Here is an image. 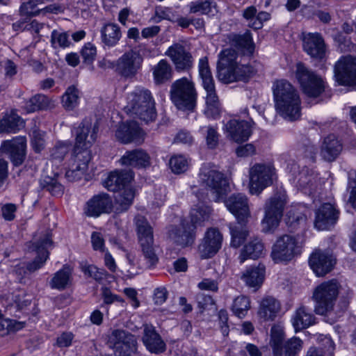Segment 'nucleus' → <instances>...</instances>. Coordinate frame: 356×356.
<instances>
[{
  "label": "nucleus",
  "mask_w": 356,
  "mask_h": 356,
  "mask_svg": "<svg viewBox=\"0 0 356 356\" xmlns=\"http://www.w3.org/2000/svg\"><path fill=\"white\" fill-rule=\"evenodd\" d=\"M74 131L75 143L65 167V176L71 181L81 179L86 172L92 159L90 148L96 140L97 129L92 122L86 121Z\"/></svg>",
  "instance_id": "obj_1"
},
{
  "label": "nucleus",
  "mask_w": 356,
  "mask_h": 356,
  "mask_svg": "<svg viewBox=\"0 0 356 356\" xmlns=\"http://www.w3.org/2000/svg\"><path fill=\"white\" fill-rule=\"evenodd\" d=\"M272 92L277 112L288 120H296L300 116V98L297 89L288 81L273 82Z\"/></svg>",
  "instance_id": "obj_2"
},
{
  "label": "nucleus",
  "mask_w": 356,
  "mask_h": 356,
  "mask_svg": "<svg viewBox=\"0 0 356 356\" xmlns=\"http://www.w3.org/2000/svg\"><path fill=\"white\" fill-rule=\"evenodd\" d=\"M236 51L226 49L218 55L217 65L218 77L225 83L246 81L255 74L254 69L249 65L239 63Z\"/></svg>",
  "instance_id": "obj_3"
},
{
  "label": "nucleus",
  "mask_w": 356,
  "mask_h": 356,
  "mask_svg": "<svg viewBox=\"0 0 356 356\" xmlns=\"http://www.w3.org/2000/svg\"><path fill=\"white\" fill-rule=\"evenodd\" d=\"M124 110L130 116L146 122L156 118L154 99L150 91L145 88H138L129 93Z\"/></svg>",
  "instance_id": "obj_4"
},
{
  "label": "nucleus",
  "mask_w": 356,
  "mask_h": 356,
  "mask_svg": "<svg viewBox=\"0 0 356 356\" xmlns=\"http://www.w3.org/2000/svg\"><path fill=\"white\" fill-rule=\"evenodd\" d=\"M133 177L131 171H114L111 172L104 181V185L108 190L122 191L115 197L117 212L126 211L133 202L135 191L130 186Z\"/></svg>",
  "instance_id": "obj_5"
},
{
  "label": "nucleus",
  "mask_w": 356,
  "mask_h": 356,
  "mask_svg": "<svg viewBox=\"0 0 356 356\" xmlns=\"http://www.w3.org/2000/svg\"><path fill=\"white\" fill-rule=\"evenodd\" d=\"M225 204L227 209L238 220L237 225L230 226L231 244L237 248L242 244L248 235L247 230L239 225L241 222L247 221L250 217L248 199L243 194L233 195L225 201Z\"/></svg>",
  "instance_id": "obj_6"
},
{
  "label": "nucleus",
  "mask_w": 356,
  "mask_h": 356,
  "mask_svg": "<svg viewBox=\"0 0 356 356\" xmlns=\"http://www.w3.org/2000/svg\"><path fill=\"white\" fill-rule=\"evenodd\" d=\"M341 290V286L336 280L323 282L318 284L312 294L316 314L326 316L329 319L333 314Z\"/></svg>",
  "instance_id": "obj_7"
},
{
  "label": "nucleus",
  "mask_w": 356,
  "mask_h": 356,
  "mask_svg": "<svg viewBox=\"0 0 356 356\" xmlns=\"http://www.w3.org/2000/svg\"><path fill=\"white\" fill-rule=\"evenodd\" d=\"M200 182L202 187L209 193L215 201L224 198L230 191L228 179L218 170V168L211 164L204 165L199 174Z\"/></svg>",
  "instance_id": "obj_8"
},
{
  "label": "nucleus",
  "mask_w": 356,
  "mask_h": 356,
  "mask_svg": "<svg viewBox=\"0 0 356 356\" xmlns=\"http://www.w3.org/2000/svg\"><path fill=\"white\" fill-rule=\"evenodd\" d=\"M170 98L177 108L184 111L193 110L197 102L194 83L188 77L176 80L170 88Z\"/></svg>",
  "instance_id": "obj_9"
},
{
  "label": "nucleus",
  "mask_w": 356,
  "mask_h": 356,
  "mask_svg": "<svg viewBox=\"0 0 356 356\" xmlns=\"http://www.w3.org/2000/svg\"><path fill=\"white\" fill-rule=\"evenodd\" d=\"M210 209L208 207H202L193 209L191 212L192 225H182L178 229H171L170 237L175 243L184 248L191 245L194 241L193 231L197 225L202 222L208 220L210 214Z\"/></svg>",
  "instance_id": "obj_10"
},
{
  "label": "nucleus",
  "mask_w": 356,
  "mask_h": 356,
  "mask_svg": "<svg viewBox=\"0 0 356 356\" xmlns=\"http://www.w3.org/2000/svg\"><path fill=\"white\" fill-rule=\"evenodd\" d=\"M301 246L292 235L284 234L278 237L272 246L270 256L276 263L287 262L300 254Z\"/></svg>",
  "instance_id": "obj_11"
},
{
  "label": "nucleus",
  "mask_w": 356,
  "mask_h": 356,
  "mask_svg": "<svg viewBox=\"0 0 356 356\" xmlns=\"http://www.w3.org/2000/svg\"><path fill=\"white\" fill-rule=\"evenodd\" d=\"M294 73L303 92L307 96L316 97L324 91L325 83L323 79L314 73L308 71L302 63L296 64Z\"/></svg>",
  "instance_id": "obj_12"
},
{
  "label": "nucleus",
  "mask_w": 356,
  "mask_h": 356,
  "mask_svg": "<svg viewBox=\"0 0 356 356\" xmlns=\"http://www.w3.org/2000/svg\"><path fill=\"white\" fill-rule=\"evenodd\" d=\"M107 343L114 350V356H132L137 350L136 337L122 330H111Z\"/></svg>",
  "instance_id": "obj_13"
},
{
  "label": "nucleus",
  "mask_w": 356,
  "mask_h": 356,
  "mask_svg": "<svg viewBox=\"0 0 356 356\" xmlns=\"http://www.w3.org/2000/svg\"><path fill=\"white\" fill-rule=\"evenodd\" d=\"M275 176V168L270 164H255L250 170V192L252 195L260 193L270 185Z\"/></svg>",
  "instance_id": "obj_14"
},
{
  "label": "nucleus",
  "mask_w": 356,
  "mask_h": 356,
  "mask_svg": "<svg viewBox=\"0 0 356 356\" xmlns=\"http://www.w3.org/2000/svg\"><path fill=\"white\" fill-rule=\"evenodd\" d=\"M286 202V195L282 193L270 198L266 203L264 218L261 221L264 232H270L277 227Z\"/></svg>",
  "instance_id": "obj_15"
},
{
  "label": "nucleus",
  "mask_w": 356,
  "mask_h": 356,
  "mask_svg": "<svg viewBox=\"0 0 356 356\" xmlns=\"http://www.w3.org/2000/svg\"><path fill=\"white\" fill-rule=\"evenodd\" d=\"M136 225L139 243L144 257L150 266L154 265L157 262L158 258L153 246L152 229L146 220L141 216L136 217Z\"/></svg>",
  "instance_id": "obj_16"
},
{
  "label": "nucleus",
  "mask_w": 356,
  "mask_h": 356,
  "mask_svg": "<svg viewBox=\"0 0 356 356\" xmlns=\"http://www.w3.org/2000/svg\"><path fill=\"white\" fill-rule=\"evenodd\" d=\"M335 81L342 86L356 83V57L341 56L335 63L334 68Z\"/></svg>",
  "instance_id": "obj_17"
},
{
  "label": "nucleus",
  "mask_w": 356,
  "mask_h": 356,
  "mask_svg": "<svg viewBox=\"0 0 356 356\" xmlns=\"http://www.w3.org/2000/svg\"><path fill=\"white\" fill-rule=\"evenodd\" d=\"M254 122L252 120H245L233 118L225 126L227 136L236 143H242L248 140L252 134Z\"/></svg>",
  "instance_id": "obj_18"
},
{
  "label": "nucleus",
  "mask_w": 356,
  "mask_h": 356,
  "mask_svg": "<svg viewBox=\"0 0 356 356\" xmlns=\"http://www.w3.org/2000/svg\"><path fill=\"white\" fill-rule=\"evenodd\" d=\"M145 134L138 124L134 121H129L119 125L115 131V137L122 143H134L141 144L145 140Z\"/></svg>",
  "instance_id": "obj_19"
},
{
  "label": "nucleus",
  "mask_w": 356,
  "mask_h": 356,
  "mask_svg": "<svg viewBox=\"0 0 356 356\" xmlns=\"http://www.w3.org/2000/svg\"><path fill=\"white\" fill-rule=\"evenodd\" d=\"M51 245V241L49 236H47L40 244L35 247V251L38 254V257L31 264H29L26 269L24 263L19 264L17 267L15 271L17 275L21 277L24 276L27 272L31 273L40 268L48 258L47 248Z\"/></svg>",
  "instance_id": "obj_20"
},
{
  "label": "nucleus",
  "mask_w": 356,
  "mask_h": 356,
  "mask_svg": "<svg viewBox=\"0 0 356 356\" xmlns=\"http://www.w3.org/2000/svg\"><path fill=\"white\" fill-rule=\"evenodd\" d=\"M143 58L136 51H130L123 54L118 60L117 70L125 77H132L140 68Z\"/></svg>",
  "instance_id": "obj_21"
},
{
  "label": "nucleus",
  "mask_w": 356,
  "mask_h": 356,
  "mask_svg": "<svg viewBox=\"0 0 356 356\" xmlns=\"http://www.w3.org/2000/svg\"><path fill=\"white\" fill-rule=\"evenodd\" d=\"M222 236L216 229H209L199 245L198 251L202 259H207L215 255L220 249Z\"/></svg>",
  "instance_id": "obj_22"
},
{
  "label": "nucleus",
  "mask_w": 356,
  "mask_h": 356,
  "mask_svg": "<svg viewBox=\"0 0 356 356\" xmlns=\"http://www.w3.org/2000/svg\"><path fill=\"white\" fill-rule=\"evenodd\" d=\"M310 268L316 276H324L331 271L335 264V259L327 252L315 250L309 259Z\"/></svg>",
  "instance_id": "obj_23"
},
{
  "label": "nucleus",
  "mask_w": 356,
  "mask_h": 356,
  "mask_svg": "<svg viewBox=\"0 0 356 356\" xmlns=\"http://www.w3.org/2000/svg\"><path fill=\"white\" fill-rule=\"evenodd\" d=\"M113 203L107 194H99L89 200L84 207V213L90 217H98L103 213L111 212Z\"/></svg>",
  "instance_id": "obj_24"
},
{
  "label": "nucleus",
  "mask_w": 356,
  "mask_h": 356,
  "mask_svg": "<svg viewBox=\"0 0 356 356\" xmlns=\"http://www.w3.org/2000/svg\"><path fill=\"white\" fill-rule=\"evenodd\" d=\"M165 54L170 58L177 71L188 70L193 65L191 55L180 44L176 43L169 47Z\"/></svg>",
  "instance_id": "obj_25"
},
{
  "label": "nucleus",
  "mask_w": 356,
  "mask_h": 356,
  "mask_svg": "<svg viewBox=\"0 0 356 356\" xmlns=\"http://www.w3.org/2000/svg\"><path fill=\"white\" fill-rule=\"evenodd\" d=\"M26 140L24 137H17L12 140L4 141L1 145L3 151L10 154L15 165H21L26 155Z\"/></svg>",
  "instance_id": "obj_26"
},
{
  "label": "nucleus",
  "mask_w": 356,
  "mask_h": 356,
  "mask_svg": "<svg viewBox=\"0 0 356 356\" xmlns=\"http://www.w3.org/2000/svg\"><path fill=\"white\" fill-rule=\"evenodd\" d=\"M302 45L305 52L312 57L321 58L325 55V43L318 33L303 34Z\"/></svg>",
  "instance_id": "obj_27"
},
{
  "label": "nucleus",
  "mask_w": 356,
  "mask_h": 356,
  "mask_svg": "<svg viewBox=\"0 0 356 356\" xmlns=\"http://www.w3.org/2000/svg\"><path fill=\"white\" fill-rule=\"evenodd\" d=\"M334 206L331 204H323L316 212L314 227L318 230H325L332 225L337 216Z\"/></svg>",
  "instance_id": "obj_28"
},
{
  "label": "nucleus",
  "mask_w": 356,
  "mask_h": 356,
  "mask_svg": "<svg viewBox=\"0 0 356 356\" xmlns=\"http://www.w3.org/2000/svg\"><path fill=\"white\" fill-rule=\"evenodd\" d=\"M143 341L147 349L151 353H159L165 350L164 341L152 325H145Z\"/></svg>",
  "instance_id": "obj_29"
},
{
  "label": "nucleus",
  "mask_w": 356,
  "mask_h": 356,
  "mask_svg": "<svg viewBox=\"0 0 356 356\" xmlns=\"http://www.w3.org/2000/svg\"><path fill=\"white\" fill-rule=\"evenodd\" d=\"M49 0H29L27 3H23L20 7V14L22 16L24 17H32L37 15L42 11L45 10V12L53 13H59L63 11V8L60 6H49L44 8H39L38 6L43 4Z\"/></svg>",
  "instance_id": "obj_30"
},
{
  "label": "nucleus",
  "mask_w": 356,
  "mask_h": 356,
  "mask_svg": "<svg viewBox=\"0 0 356 356\" xmlns=\"http://www.w3.org/2000/svg\"><path fill=\"white\" fill-rule=\"evenodd\" d=\"M150 156L143 149H136L126 152L120 159L122 165L136 168H146L150 165Z\"/></svg>",
  "instance_id": "obj_31"
},
{
  "label": "nucleus",
  "mask_w": 356,
  "mask_h": 356,
  "mask_svg": "<svg viewBox=\"0 0 356 356\" xmlns=\"http://www.w3.org/2000/svg\"><path fill=\"white\" fill-rule=\"evenodd\" d=\"M281 309L280 302L272 296L264 298L259 305V316L264 321L273 320Z\"/></svg>",
  "instance_id": "obj_32"
},
{
  "label": "nucleus",
  "mask_w": 356,
  "mask_h": 356,
  "mask_svg": "<svg viewBox=\"0 0 356 356\" xmlns=\"http://www.w3.org/2000/svg\"><path fill=\"white\" fill-rule=\"evenodd\" d=\"M72 268L69 266H63L53 275L49 283V286L58 291L70 287L72 283Z\"/></svg>",
  "instance_id": "obj_33"
},
{
  "label": "nucleus",
  "mask_w": 356,
  "mask_h": 356,
  "mask_svg": "<svg viewBox=\"0 0 356 356\" xmlns=\"http://www.w3.org/2000/svg\"><path fill=\"white\" fill-rule=\"evenodd\" d=\"M265 276V268L263 266L248 268L242 274L241 280L250 288L257 289L262 284Z\"/></svg>",
  "instance_id": "obj_34"
},
{
  "label": "nucleus",
  "mask_w": 356,
  "mask_h": 356,
  "mask_svg": "<svg viewBox=\"0 0 356 356\" xmlns=\"http://www.w3.org/2000/svg\"><path fill=\"white\" fill-rule=\"evenodd\" d=\"M296 332L307 328L314 323V317L305 307H298L291 316V319Z\"/></svg>",
  "instance_id": "obj_35"
},
{
  "label": "nucleus",
  "mask_w": 356,
  "mask_h": 356,
  "mask_svg": "<svg viewBox=\"0 0 356 356\" xmlns=\"http://www.w3.org/2000/svg\"><path fill=\"white\" fill-rule=\"evenodd\" d=\"M152 76L156 85L163 84L172 78L173 70L168 62L161 59L152 67Z\"/></svg>",
  "instance_id": "obj_36"
},
{
  "label": "nucleus",
  "mask_w": 356,
  "mask_h": 356,
  "mask_svg": "<svg viewBox=\"0 0 356 356\" xmlns=\"http://www.w3.org/2000/svg\"><path fill=\"white\" fill-rule=\"evenodd\" d=\"M23 120L16 113L11 111L7 113L0 122V132L1 133H16L24 127Z\"/></svg>",
  "instance_id": "obj_37"
},
{
  "label": "nucleus",
  "mask_w": 356,
  "mask_h": 356,
  "mask_svg": "<svg viewBox=\"0 0 356 356\" xmlns=\"http://www.w3.org/2000/svg\"><path fill=\"white\" fill-rule=\"evenodd\" d=\"M264 253V244L258 239H254L247 243L239 256L241 263H243L248 259H257Z\"/></svg>",
  "instance_id": "obj_38"
},
{
  "label": "nucleus",
  "mask_w": 356,
  "mask_h": 356,
  "mask_svg": "<svg viewBox=\"0 0 356 356\" xmlns=\"http://www.w3.org/2000/svg\"><path fill=\"white\" fill-rule=\"evenodd\" d=\"M341 150V145L334 136H329L325 138L321 154L325 160L333 161L339 155Z\"/></svg>",
  "instance_id": "obj_39"
},
{
  "label": "nucleus",
  "mask_w": 356,
  "mask_h": 356,
  "mask_svg": "<svg viewBox=\"0 0 356 356\" xmlns=\"http://www.w3.org/2000/svg\"><path fill=\"white\" fill-rule=\"evenodd\" d=\"M306 208L301 204L292 205L288 209L286 223L291 228H295L298 225L303 224L305 222Z\"/></svg>",
  "instance_id": "obj_40"
},
{
  "label": "nucleus",
  "mask_w": 356,
  "mask_h": 356,
  "mask_svg": "<svg viewBox=\"0 0 356 356\" xmlns=\"http://www.w3.org/2000/svg\"><path fill=\"white\" fill-rule=\"evenodd\" d=\"M54 106V102L43 95H36L24 103L26 113L34 112L40 109H46Z\"/></svg>",
  "instance_id": "obj_41"
},
{
  "label": "nucleus",
  "mask_w": 356,
  "mask_h": 356,
  "mask_svg": "<svg viewBox=\"0 0 356 356\" xmlns=\"http://www.w3.org/2000/svg\"><path fill=\"white\" fill-rule=\"evenodd\" d=\"M102 40L104 44L108 47H113L121 38L120 27L115 24H107L101 31Z\"/></svg>",
  "instance_id": "obj_42"
},
{
  "label": "nucleus",
  "mask_w": 356,
  "mask_h": 356,
  "mask_svg": "<svg viewBox=\"0 0 356 356\" xmlns=\"http://www.w3.org/2000/svg\"><path fill=\"white\" fill-rule=\"evenodd\" d=\"M222 111V106L216 92L206 93L204 114L209 118H216Z\"/></svg>",
  "instance_id": "obj_43"
},
{
  "label": "nucleus",
  "mask_w": 356,
  "mask_h": 356,
  "mask_svg": "<svg viewBox=\"0 0 356 356\" xmlns=\"http://www.w3.org/2000/svg\"><path fill=\"white\" fill-rule=\"evenodd\" d=\"M284 337L285 335L282 326L275 325L272 327L270 331V345L273 349L274 355L276 356L282 354Z\"/></svg>",
  "instance_id": "obj_44"
},
{
  "label": "nucleus",
  "mask_w": 356,
  "mask_h": 356,
  "mask_svg": "<svg viewBox=\"0 0 356 356\" xmlns=\"http://www.w3.org/2000/svg\"><path fill=\"white\" fill-rule=\"evenodd\" d=\"M250 309V300L245 296L235 298L231 306L232 313L240 318L245 317Z\"/></svg>",
  "instance_id": "obj_45"
},
{
  "label": "nucleus",
  "mask_w": 356,
  "mask_h": 356,
  "mask_svg": "<svg viewBox=\"0 0 356 356\" xmlns=\"http://www.w3.org/2000/svg\"><path fill=\"white\" fill-rule=\"evenodd\" d=\"M318 340L325 349L323 354H319L318 350L316 348L311 347L307 351L306 356H333L334 344L331 338L328 336L321 335Z\"/></svg>",
  "instance_id": "obj_46"
},
{
  "label": "nucleus",
  "mask_w": 356,
  "mask_h": 356,
  "mask_svg": "<svg viewBox=\"0 0 356 356\" xmlns=\"http://www.w3.org/2000/svg\"><path fill=\"white\" fill-rule=\"evenodd\" d=\"M303 346L302 341L298 337L289 339L282 349V354L278 356H297Z\"/></svg>",
  "instance_id": "obj_47"
},
{
  "label": "nucleus",
  "mask_w": 356,
  "mask_h": 356,
  "mask_svg": "<svg viewBox=\"0 0 356 356\" xmlns=\"http://www.w3.org/2000/svg\"><path fill=\"white\" fill-rule=\"evenodd\" d=\"M79 102V96L78 90L73 86L69 87L63 95V106L67 110H73L78 106Z\"/></svg>",
  "instance_id": "obj_48"
},
{
  "label": "nucleus",
  "mask_w": 356,
  "mask_h": 356,
  "mask_svg": "<svg viewBox=\"0 0 356 356\" xmlns=\"http://www.w3.org/2000/svg\"><path fill=\"white\" fill-rule=\"evenodd\" d=\"M70 143L68 141H59L52 148L50 158L52 163H57L63 161L66 154L69 152Z\"/></svg>",
  "instance_id": "obj_49"
},
{
  "label": "nucleus",
  "mask_w": 356,
  "mask_h": 356,
  "mask_svg": "<svg viewBox=\"0 0 356 356\" xmlns=\"http://www.w3.org/2000/svg\"><path fill=\"white\" fill-rule=\"evenodd\" d=\"M190 13H200L202 15H213L216 11L215 5L208 1H192L188 5Z\"/></svg>",
  "instance_id": "obj_50"
},
{
  "label": "nucleus",
  "mask_w": 356,
  "mask_h": 356,
  "mask_svg": "<svg viewBox=\"0 0 356 356\" xmlns=\"http://www.w3.org/2000/svg\"><path fill=\"white\" fill-rule=\"evenodd\" d=\"M24 327L23 322L10 320L8 318L0 321V335L4 336L11 332H16Z\"/></svg>",
  "instance_id": "obj_51"
},
{
  "label": "nucleus",
  "mask_w": 356,
  "mask_h": 356,
  "mask_svg": "<svg viewBox=\"0 0 356 356\" xmlns=\"http://www.w3.org/2000/svg\"><path fill=\"white\" fill-rule=\"evenodd\" d=\"M169 165L174 173L179 174L187 170L188 161L182 155H175L170 158Z\"/></svg>",
  "instance_id": "obj_52"
},
{
  "label": "nucleus",
  "mask_w": 356,
  "mask_h": 356,
  "mask_svg": "<svg viewBox=\"0 0 356 356\" xmlns=\"http://www.w3.org/2000/svg\"><path fill=\"white\" fill-rule=\"evenodd\" d=\"M51 44L54 48L66 47L70 44L66 33L54 30L51 33Z\"/></svg>",
  "instance_id": "obj_53"
},
{
  "label": "nucleus",
  "mask_w": 356,
  "mask_h": 356,
  "mask_svg": "<svg viewBox=\"0 0 356 356\" xmlns=\"http://www.w3.org/2000/svg\"><path fill=\"white\" fill-rule=\"evenodd\" d=\"M81 271L87 276L99 280L103 278L104 271L103 269L98 268L97 266L87 263L81 264Z\"/></svg>",
  "instance_id": "obj_54"
},
{
  "label": "nucleus",
  "mask_w": 356,
  "mask_h": 356,
  "mask_svg": "<svg viewBox=\"0 0 356 356\" xmlns=\"http://www.w3.org/2000/svg\"><path fill=\"white\" fill-rule=\"evenodd\" d=\"M31 143L35 152H41L45 146L44 132L34 131L32 134Z\"/></svg>",
  "instance_id": "obj_55"
},
{
  "label": "nucleus",
  "mask_w": 356,
  "mask_h": 356,
  "mask_svg": "<svg viewBox=\"0 0 356 356\" xmlns=\"http://www.w3.org/2000/svg\"><path fill=\"white\" fill-rule=\"evenodd\" d=\"M97 49L94 44L91 43L86 44L81 51V55L84 63L90 64L95 59Z\"/></svg>",
  "instance_id": "obj_56"
},
{
  "label": "nucleus",
  "mask_w": 356,
  "mask_h": 356,
  "mask_svg": "<svg viewBox=\"0 0 356 356\" xmlns=\"http://www.w3.org/2000/svg\"><path fill=\"white\" fill-rule=\"evenodd\" d=\"M166 189L165 187H159L156 189L153 193L149 195V200L152 204L157 207L161 205L165 200Z\"/></svg>",
  "instance_id": "obj_57"
},
{
  "label": "nucleus",
  "mask_w": 356,
  "mask_h": 356,
  "mask_svg": "<svg viewBox=\"0 0 356 356\" xmlns=\"http://www.w3.org/2000/svg\"><path fill=\"white\" fill-rule=\"evenodd\" d=\"M156 15L161 19H168L170 21H175V12L171 8L159 6L156 8Z\"/></svg>",
  "instance_id": "obj_58"
},
{
  "label": "nucleus",
  "mask_w": 356,
  "mask_h": 356,
  "mask_svg": "<svg viewBox=\"0 0 356 356\" xmlns=\"http://www.w3.org/2000/svg\"><path fill=\"white\" fill-rule=\"evenodd\" d=\"M73 339L72 332H63L57 337L56 344L59 348H67L72 345Z\"/></svg>",
  "instance_id": "obj_59"
},
{
  "label": "nucleus",
  "mask_w": 356,
  "mask_h": 356,
  "mask_svg": "<svg viewBox=\"0 0 356 356\" xmlns=\"http://www.w3.org/2000/svg\"><path fill=\"white\" fill-rule=\"evenodd\" d=\"M206 142L209 148H215L218 143V135L216 129L208 127L207 131Z\"/></svg>",
  "instance_id": "obj_60"
},
{
  "label": "nucleus",
  "mask_w": 356,
  "mask_h": 356,
  "mask_svg": "<svg viewBox=\"0 0 356 356\" xmlns=\"http://www.w3.org/2000/svg\"><path fill=\"white\" fill-rule=\"evenodd\" d=\"M240 45L243 47L244 54H252L254 49V45L250 33H246L241 40Z\"/></svg>",
  "instance_id": "obj_61"
},
{
  "label": "nucleus",
  "mask_w": 356,
  "mask_h": 356,
  "mask_svg": "<svg viewBox=\"0 0 356 356\" xmlns=\"http://www.w3.org/2000/svg\"><path fill=\"white\" fill-rule=\"evenodd\" d=\"M91 242L94 250L106 252L104 249V240L100 233L93 232L91 236Z\"/></svg>",
  "instance_id": "obj_62"
},
{
  "label": "nucleus",
  "mask_w": 356,
  "mask_h": 356,
  "mask_svg": "<svg viewBox=\"0 0 356 356\" xmlns=\"http://www.w3.org/2000/svg\"><path fill=\"white\" fill-rule=\"evenodd\" d=\"M270 15L266 12L259 13L252 22L250 24V26L254 29H259L262 27L264 22L269 20Z\"/></svg>",
  "instance_id": "obj_63"
},
{
  "label": "nucleus",
  "mask_w": 356,
  "mask_h": 356,
  "mask_svg": "<svg viewBox=\"0 0 356 356\" xmlns=\"http://www.w3.org/2000/svg\"><path fill=\"white\" fill-rule=\"evenodd\" d=\"M199 74L201 79L205 77L212 76L208 60L206 57L200 59L199 60Z\"/></svg>",
  "instance_id": "obj_64"
}]
</instances>
